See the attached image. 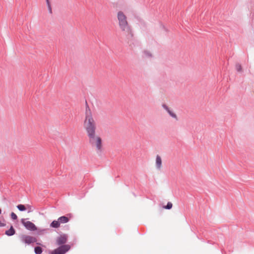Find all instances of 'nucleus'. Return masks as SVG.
<instances>
[{"label": "nucleus", "instance_id": "obj_10", "mask_svg": "<svg viewBox=\"0 0 254 254\" xmlns=\"http://www.w3.org/2000/svg\"><path fill=\"white\" fill-rule=\"evenodd\" d=\"M50 227L54 228H58L60 227V224L58 220H54L50 224Z\"/></svg>", "mask_w": 254, "mask_h": 254}, {"label": "nucleus", "instance_id": "obj_3", "mask_svg": "<svg viewBox=\"0 0 254 254\" xmlns=\"http://www.w3.org/2000/svg\"><path fill=\"white\" fill-rule=\"evenodd\" d=\"M70 249L68 245H64L57 249L52 251L50 254H64Z\"/></svg>", "mask_w": 254, "mask_h": 254}, {"label": "nucleus", "instance_id": "obj_4", "mask_svg": "<svg viewBox=\"0 0 254 254\" xmlns=\"http://www.w3.org/2000/svg\"><path fill=\"white\" fill-rule=\"evenodd\" d=\"M21 223L24 226V227L28 230L30 231H36L37 230V227L32 222L26 221L24 219H21Z\"/></svg>", "mask_w": 254, "mask_h": 254}, {"label": "nucleus", "instance_id": "obj_14", "mask_svg": "<svg viewBox=\"0 0 254 254\" xmlns=\"http://www.w3.org/2000/svg\"><path fill=\"white\" fill-rule=\"evenodd\" d=\"M172 203L170 202H168L167 205L163 206V208L165 209H170L172 208Z\"/></svg>", "mask_w": 254, "mask_h": 254}, {"label": "nucleus", "instance_id": "obj_8", "mask_svg": "<svg viewBox=\"0 0 254 254\" xmlns=\"http://www.w3.org/2000/svg\"><path fill=\"white\" fill-rule=\"evenodd\" d=\"M58 220L61 225V224H64L66 223L69 221V218L67 216H63L61 217H60Z\"/></svg>", "mask_w": 254, "mask_h": 254}, {"label": "nucleus", "instance_id": "obj_2", "mask_svg": "<svg viewBox=\"0 0 254 254\" xmlns=\"http://www.w3.org/2000/svg\"><path fill=\"white\" fill-rule=\"evenodd\" d=\"M117 18L119 27L122 31L127 32H131V29L127 21V16L124 11L122 10L118 11L117 13Z\"/></svg>", "mask_w": 254, "mask_h": 254}, {"label": "nucleus", "instance_id": "obj_6", "mask_svg": "<svg viewBox=\"0 0 254 254\" xmlns=\"http://www.w3.org/2000/svg\"><path fill=\"white\" fill-rule=\"evenodd\" d=\"M67 241V236L65 235H61L58 237L56 240V243L58 245L64 244Z\"/></svg>", "mask_w": 254, "mask_h": 254}, {"label": "nucleus", "instance_id": "obj_13", "mask_svg": "<svg viewBox=\"0 0 254 254\" xmlns=\"http://www.w3.org/2000/svg\"><path fill=\"white\" fill-rule=\"evenodd\" d=\"M34 251L36 254H41L42 253V249L40 247H35Z\"/></svg>", "mask_w": 254, "mask_h": 254}, {"label": "nucleus", "instance_id": "obj_19", "mask_svg": "<svg viewBox=\"0 0 254 254\" xmlns=\"http://www.w3.org/2000/svg\"><path fill=\"white\" fill-rule=\"evenodd\" d=\"M1 209H0V214H1Z\"/></svg>", "mask_w": 254, "mask_h": 254}, {"label": "nucleus", "instance_id": "obj_1", "mask_svg": "<svg viewBox=\"0 0 254 254\" xmlns=\"http://www.w3.org/2000/svg\"><path fill=\"white\" fill-rule=\"evenodd\" d=\"M84 128L88 137L91 145L98 152L102 149V140L101 137L96 134V125L91 112L88 108L85 110V117L83 123Z\"/></svg>", "mask_w": 254, "mask_h": 254}, {"label": "nucleus", "instance_id": "obj_12", "mask_svg": "<svg viewBox=\"0 0 254 254\" xmlns=\"http://www.w3.org/2000/svg\"><path fill=\"white\" fill-rule=\"evenodd\" d=\"M164 108L168 111V113L170 114V115L172 117H173L174 118H175V119H177V116H176V115L174 113H173L172 111L170 110L169 109L167 106H164Z\"/></svg>", "mask_w": 254, "mask_h": 254}, {"label": "nucleus", "instance_id": "obj_18", "mask_svg": "<svg viewBox=\"0 0 254 254\" xmlns=\"http://www.w3.org/2000/svg\"><path fill=\"white\" fill-rule=\"evenodd\" d=\"M5 225V224L4 223V222H2L0 220V227H3Z\"/></svg>", "mask_w": 254, "mask_h": 254}, {"label": "nucleus", "instance_id": "obj_7", "mask_svg": "<svg viewBox=\"0 0 254 254\" xmlns=\"http://www.w3.org/2000/svg\"><path fill=\"white\" fill-rule=\"evenodd\" d=\"M17 208L20 210V211H24L26 209H28L29 210V212L32 211V207L29 205H27L26 206H25L23 204H19L17 206Z\"/></svg>", "mask_w": 254, "mask_h": 254}, {"label": "nucleus", "instance_id": "obj_17", "mask_svg": "<svg viewBox=\"0 0 254 254\" xmlns=\"http://www.w3.org/2000/svg\"><path fill=\"white\" fill-rule=\"evenodd\" d=\"M11 217L13 220H16L17 218V215L14 212L11 213Z\"/></svg>", "mask_w": 254, "mask_h": 254}, {"label": "nucleus", "instance_id": "obj_11", "mask_svg": "<svg viewBox=\"0 0 254 254\" xmlns=\"http://www.w3.org/2000/svg\"><path fill=\"white\" fill-rule=\"evenodd\" d=\"M15 230L14 229L12 226H11L8 230L5 231V234L9 236L13 235L15 234Z\"/></svg>", "mask_w": 254, "mask_h": 254}, {"label": "nucleus", "instance_id": "obj_9", "mask_svg": "<svg viewBox=\"0 0 254 254\" xmlns=\"http://www.w3.org/2000/svg\"><path fill=\"white\" fill-rule=\"evenodd\" d=\"M156 165L157 169H160L162 167V159L159 155H157L156 158Z\"/></svg>", "mask_w": 254, "mask_h": 254}, {"label": "nucleus", "instance_id": "obj_5", "mask_svg": "<svg viewBox=\"0 0 254 254\" xmlns=\"http://www.w3.org/2000/svg\"><path fill=\"white\" fill-rule=\"evenodd\" d=\"M21 239L23 242L28 245L36 241V239L35 238L28 235H23Z\"/></svg>", "mask_w": 254, "mask_h": 254}, {"label": "nucleus", "instance_id": "obj_15", "mask_svg": "<svg viewBox=\"0 0 254 254\" xmlns=\"http://www.w3.org/2000/svg\"><path fill=\"white\" fill-rule=\"evenodd\" d=\"M46 2H47V5L48 7L49 11L50 13H52V7H51V4L50 3V1L49 0H46Z\"/></svg>", "mask_w": 254, "mask_h": 254}, {"label": "nucleus", "instance_id": "obj_16", "mask_svg": "<svg viewBox=\"0 0 254 254\" xmlns=\"http://www.w3.org/2000/svg\"><path fill=\"white\" fill-rule=\"evenodd\" d=\"M236 68L238 72H241L242 71V66L240 64H237L236 65Z\"/></svg>", "mask_w": 254, "mask_h": 254}]
</instances>
